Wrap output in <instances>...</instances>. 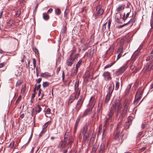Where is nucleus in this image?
Here are the masks:
<instances>
[{
	"instance_id": "1",
	"label": "nucleus",
	"mask_w": 153,
	"mask_h": 153,
	"mask_svg": "<svg viewBox=\"0 0 153 153\" xmlns=\"http://www.w3.org/2000/svg\"><path fill=\"white\" fill-rule=\"evenodd\" d=\"M114 105V109H115V108L117 107V114L116 117L117 118V117H119V118H124V115L122 113V106L120 100H118L112 104L111 106Z\"/></svg>"
},
{
	"instance_id": "2",
	"label": "nucleus",
	"mask_w": 153,
	"mask_h": 153,
	"mask_svg": "<svg viewBox=\"0 0 153 153\" xmlns=\"http://www.w3.org/2000/svg\"><path fill=\"white\" fill-rule=\"evenodd\" d=\"M76 57V50H74L71 53L70 57L67 60V65L68 66H71Z\"/></svg>"
},
{
	"instance_id": "3",
	"label": "nucleus",
	"mask_w": 153,
	"mask_h": 153,
	"mask_svg": "<svg viewBox=\"0 0 153 153\" xmlns=\"http://www.w3.org/2000/svg\"><path fill=\"white\" fill-rule=\"evenodd\" d=\"M130 102V100L128 99H126L124 102L123 104V108L122 110V114L124 115V118L126 116L127 110L129 107Z\"/></svg>"
},
{
	"instance_id": "4",
	"label": "nucleus",
	"mask_w": 153,
	"mask_h": 153,
	"mask_svg": "<svg viewBox=\"0 0 153 153\" xmlns=\"http://www.w3.org/2000/svg\"><path fill=\"white\" fill-rule=\"evenodd\" d=\"M64 140L68 142V144L69 145L68 147L71 146V144L73 140V138L70 135L69 132H65L64 135Z\"/></svg>"
},
{
	"instance_id": "5",
	"label": "nucleus",
	"mask_w": 153,
	"mask_h": 153,
	"mask_svg": "<svg viewBox=\"0 0 153 153\" xmlns=\"http://www.w3.org/2000/svg\"><path fill=\"white\" fill-rule=\"evenodd\" d=\"M96 13L95 15V19H97L99 17V16L102 15L104 12V10L103 9L101 8L100 5H98L96 7Z\"/></svg>"
},
{
	"instance_id": "6",
	"label": "nucleus",
	"mask_w": 153,
	"mask_h": 153,
	"mask_svg": "<svg viewBox=\"0 0 153 153\" xmlns=\"http://www.w3.org/2000/svg\"><path fill=\"white\" fill-rule=\"evenodd\" d=\"M142 48V47H140L138 48L136 50L132 56V59L134 61H135L138 58L139 56L140 55L141 52H140V51Z\"/></svg>"
},
{
	"instance_id": "7",
	"label": "nucleus",
	"mask_w": 153,
	"mask_h": 153,
	"mask_svg": "<svg viewBox=\"0 0 153 153\" xmlns=\"http://www.w3.org/2000/svg\"><path fill=\"white\" fill-rule=\"evenodd\" d=\"M127 64V63H126L124 65L121 67L118 71L116 72V74L117 76H119L123 73L127 68L128 66Z\"/></svg>"
},
{
	"instance_id": "8",
	"label": "nucleus",
	"mask_w": 153,
	"mask_h": 153,
	"mask_svg": "<svg viewBox=\"0 0 153 153\" xmlns=\"http://www.w3.org/2000/svg\"><path fill=\"white\" fill-rule=\"evenodd\" d=\"M83 100L84 98L82 96H80L77 102V110L79 109L82 106Z\"/></svg>"
},
{
	"instance_id": "9",
	"label": "nucleus",
	"mask_w": 153,
	"mask_h": 153,
	"mask_svg": "<svg viewBox=\"0 0 153 153\" xmlns=\"http://www.w3.org/2000/svg\"><path fill=\"white\" fill-rule=\"evenodd\" d=\"M116 119H117V120H119V119H120V121L119 123L118 124L117 127V129L116 131L117 132H120V129L121 128V127L122 126V119L123 118H119V117H116Z\"/></svg>"
},
{
	"instance_id": "10",
	"label": "nucleus",
	"mask_w": 153,
	"mask_h": 153,
	"mask_svg": "<svg viewBox=\"0 0 153 153\" xmlns=\"http://www.w3.org/2000/svg\"><path fill=\"white\" fill-rule=\"evenodd\" d=\"M68 142L65 141L64 140L63 141H62L59 143L58 147L60 148L63 149L65 147L66 145L69 146L68 144Z\"/></svg>"
},
{
	"instance_id": "11",
	"label": "nucleus",
	"mask_w": 153,
	"mask_h": 153,
	"mask_svg": "<svg viewBox=\"0 0 153 153\" xmlns=\"http://www.w3.org/2000/svg\"><path fill=\"white\" fill-rule=\"evenodd\" d=\"M114 105L112 106H111V108L110 110L109 113H108V117L107 118L108 119H110L111 118L113 115L114 114Z\"/></svg>"
},
{
	"instance_id": "12",
	"label": "nucleus",
	"mask_w": 153,
	"mask_h": 153,
	"mask_svg": "<svg viewBox=\"0 0 153 153\" xmlns=\"http://www.w3.org/2000/svg\"><path fill=\"white\" fill-rule=\"evenodd\" d=\"M131 11V9H129L126 15L125 13H123V16L122 18L123 20L125 21V20L128 17Z\"/></svg>"
},
{
	"instance_id": "13",
	"label": "nucleus",
	"mask_w": 153,
	"mask_h": 153,
	"mask_svg": "<svg viewBox=\"0 0 153 153\" xmlns=\"http://www.w3.org/2000/svg\"><path fill=\"white\" fill-rule=\"evenodd\" d=\"M109 119L106 118V120L104 122V124L103 127V133H102V135H103L104 133L105 132L106 130V129L107 128V126L108 125L109 122L108 120Z\"/></svg>"
},
{
	"instance_id": "14",
	"label": "nucleus",
	"mask_w": 153,
	"mask_h": 153,
	"mask_svg": "<svg viewBox=\"0 0 153 153\" xmlns=\"http://www.w3.org/2000/svg\"><path fill=\"white\" fill-rule=\"evenodd\" d=\"M105 146L104 144L102 143L100 145L98 150L99 153H103L105 151Z\"/></svg>"
},
{
	"instance_id": "15",
	"label": "nucleus",
	"mask_w": 153,
	"mask_h": 153,
	"mask_svg": "<svg viewBox=\"0 0 153 153\" xmlns=\"http://www.w3.org/2000/svg\"><path fill=\"white\" fill-rule=\"evenodd\" d=\"M89 47H90L89 45L88 44H86L82 45L79 49H80V51L82 50V51L83 52L87 49Z\"/></svg>"
},
{
	"instance_id": "16",
	"label": "nucleus",
	"mask_w": 153,
	"mask_h": 153,
	"mask_svg": "<svg viewBox=\"0 0 153 153\" xmlns=\"http://www.w3.org/2000/svg\"><path fill=\"white\" fill-rule=\"evenodd\" d=\"M93 107V106H91L87 109L84 113L83 115L86 116V115L90 114L91 113Z\"/></svg>"
},
{
	"instance_id": "17",
	"label": "nucleus",
	"mask_w": 153,
	"mask_h": 153,
	"mask_svg": "<svg viewBox=\"0 0 153 153\" xmlns=\"http://www.w3.org/2000/svg\"><path fill=\"white\" fill-rule=\"evenodd\" d=\"M98 146L99 145L97 143H96L93 146L91 153H95L98 148Z\"/></svg>"
},
{
	"instance_id": "18",
	"label": "nucleus",
	"mask_w": 153,
	"mask_h": 153,
	"mask_svg": "<svg viewBox=\"0 0 153 153\" xmlns=\"http://www.w3.org/2000/svg\"><path fill=\"white\" fill-rule=\"evenodd\" d=\"M35 109L36 114L40 113L42 110L41 107L39 104L36 105Z\"/></svg>"
},
{
	"instance_id": "19",
	"label": "nucleus",
	"mask_w": 153,
	"mask_h": 153,
	"mask_svg": "<svg viewBox=\"0 0 153 153\" xmlns=\"http://www.w3.org/2000/svg\"><path fill=\"white\" fill-rule=\"evenodd\" d=\"M121 14L118 13H117L116 14L115 16V19L116 22L118 23H120V20L121 18Z\"/></svg>"
},
{
	"instance_id": "20",
	"label": "nucleus",
	"mask_w": 153,
	"mask_h": 153,
	"mask_svg": "<svg viewBox=\"0 0 153 153\" xmlns=\"http://www.w3.org/2000/svg\"><path fill=\"white\" fill-rule=\"evenodd\" d=\"M114 88V84L113 83H112L110 84V85L108 88V92L110 94H111Z\"/></svg>"
},
{
	"instance_id": "21",
	"label": "nucleus",
	"mask_w": 153,
	"mask_h": 153,
	"mask_svg": "<svg viewBox=\"0 0 153 153\" xmlns=\"http://www.w3.org/2000/svg\"><path fill=\"white\" fill-rule=\"evenodd\" d=\"M102 75L104 77H106L108 80H110L111 79V77L110 75V73L108 72H104Z\"/></svg>"
},
{
	"instance_id": "22",
	"label": "nucleus",
	"mask_w": 153,
	"mask_h": 153,
	"mask_svg": "<svg viewBox=\"0 0 153 153\" xmlns=\"http://www.w3.org/2000/svg\"><path fill=\"white\" fill-rule=\"evenodd\" d=\"M40 76L45 78H47L51 76V74L48 72H46L44 73L41 74Z\"/></svg>"
},
{
	"instance_id": "23",
	"label": "nucleus",
	"mask_w": 153,
	"mask_h": 153,
	"mask_svg": "<svg viewBox=\"0 0 153 153\" xmlns=\"http://www.w3.org/2000/svg\"><path fill=\"white\" fill-rule=\"evenodd\" d=\"M147 71H150L153 69V63H151L150 65L146 66V68Z\"/></svg>"
},
{
	"instance_id": "24",
	"label": "nucleus",
	"mask_w": 153,
	"mask_h": 153,
	"mask_svg": "<svg viewBox=\"0 0 153 153\" xmlns=\"http://www.w3.org/2000/svg\"><path fill=\"white\" fill-rule=\"evenodd\" d=\"M125 5H122L119 6L116 9V11L118 12L121 10H123L125 8Z\"/></svg>"
},
{
	"instance_id": "25",
	"label": "nucleus",
	"mask_w": 153,
	"mask_h": 153,
	"mask_svg": "<svg viewBox=\"0 0 153 153\" xmlns=\"http://www.w3.org/2000/svg\"><path fill=\"white\" fill-rule=\"evenodd\" d=\"M87 129V126H84L81 131V133L82 134L83 136H85V134L86 132Z\"/></svg>"
},
{
	"instance_id": "26",
	"label": "nucleus",
	"mask_w": 153,
	"mask_h": 153,
	"mask_svg": "<svg viewBox=\"0 0 153 153\" xmlns=\"http://www.w3.org/2000/svg\"><path fill=\"white\" fill-rule=\"evenodd\" d=\"M111 94H109V93L107 94L105 98V103H107L108 102L109 100L110 99Z\"/></svg>"
},
{
	"instance_id": "27",
	"label": "nucleus",
	"mask_w": 153,
	"mask_h": 153,
	"mask_svg": "<svg viewBox=\"0 0 153 153\" xmlns=\"http://www.w3.org/2000/svg\"><path fill=\"white\" fill-rule=\"evenodd\" d=\"M141 94H140V95L137 98H136L134 100V102L135 104H137L141 98Z\"/></svg>"
},
{
	"instance_id": "28",
	"label": "nucleus",
	"mask_w": 153,
	"mask_h": 153,
	"mask_svg": "<svg viewBox=\"0 0 153 153\" xmlns=\"http://www.w3.org/2000/svg\"><path fill=\"white\" fill-rule=\"evenodd\" d=\"M26 85L25 84H24L22 86V88L21 89V93L22 94H24L25 92V91L26 90Z\"/></svg>"
},
{
	"instance_id": "29",
	"label": "nucleus",
	"mask_w": 153,
	"mask_h": 153,
	"mask_svg": "<svg viewBox=\"0 0 153 153\" xmlns=\"http://www.w3.org/2000/svg\"><path fill=\"white\" fill-rule=\"evenodd\" d=\"M43 18L44 19L46 20H48L49 18V15L47 14L46 13H43Z\"/></svg>"
},
{
	"instance_id": "30",
	"label": "nucleus",
	"mask_w": 153,
	"mask_h": 153,
	"mask_svg": "<svg viewBox=\"0 0 153 153\" xmlns=\"http://www.w3.org/2000/svg\"><path fill=\"white\" fill-rule=\"evenodd\" d=\"M23 82L22 80L21 79H19L16 82V87H18Z\"/></svg>"
},
{
	"instance_id": "31",
	"label": "nucleus",
	"mask_w": 153,
	"mask_h": 153,
	"mask_svg": "<svg viewBox=\"0 0 153 153\" xmlns=\"http://www.w3.org/2000/svg\"><path fill=\"white\" fill-rule=\"evenodd\" d=\"M123 46H120L117 51V53H122L123 51Z\"/></svg>"
},
{
	"instance_id": "32",
	"label": "nucleus",
	"mask_w": 153,
	"mask_h": 153,
	"mask_svg": "<svg viewBox=\"0 0 153 153\" xmlns=\"http://www.w3.org/2000/svg\"><path fill=\"white\" fill-rule=\"evenodd\" d=\"M75 97H74L73 96H71L68 101L69 103H71L75 99V98H76V95H74Z\"/></svg>"
},
{
	"instance_id": "33",
	"label": "nucleus",
	"mask_w": 153,
	"mask_h": 153,
	"mask_svg": "<svg viewBox=\"0 0 153 153\" xmlns=\"http://www.w3.org/2000/svg\"><path fill=\"white\" fill-rule=\"evenodd\" d=\"M51 122L50 121H49L46 123L43 126L42 128L44 129H46L47 127L51 123Z\"/></svg>"
},
{
	"instance_id": "34",
	"label": "nucleus",
	"mask_w": 153,
	"mask_h": 153,
	"mask_svg": "<svg viewBox=\"0 0 153 153\" xmlns=\"http://www.w3.org/2000/svg\"><path fill=\"white\" fill-rule=\"evenodd\" d=\"M49 85V83L48 82H44L42 84V86L43 88H45L48 86Z\"/></svg>"
},
{
	"instance_id": "35",
	"label": "nucleus",
	"mask_w": 153,
	"mask_h": 153,
	"mask_svg": "<svg viewBox=\"0 0 153 153\" xmlns=\"http://www.w3.org/2000/svg\"><path fill=\"white\" fill-rule=\"evenodd\" d=\"M94 49L91 48L89 50V54L90 56H92L94 53Z\"/></svg>"
},
{
	"instance_id": "36",
	"label": "nucleus",
	"mask_w": 153,
	"mask_h": 153,
	"mask_svg": "<svg viewBox=\"0 0 153 153\" xmlns=\"http://www.w3.org/2000/svg\"><path fill=\"white\" fill-rule=\"evenodd\" d=\"M130 21H128V22H127V23L122 25H120V26H119L117 27L118 28H122V27H123L124 26H125L126 25H128V24H129V23H130Z\"/></svg>"
},
{
	"instance_id": "37",
	"label": "nucleus",
	"mask_w": 153,
	"mask_h": 153,
	"mask_svg": "<svg viewBox=\"0 0 153 153\" xmlns=\"http://www.w3.org/2000/svg\"><path fill=\"white\" fill-rule=\"evenodd\" d=\"M33 51L36 54H39V51L38 49L36 47H33L32 48Z\"/></svg>"
},
{
	"instance_id": "38",
	"label": "nucleus",
	"mask_w": 153,
	"mask_h": 153,
	"mask_svg": "<svg viewBox=\"0 0 153 153\" xmlns=\"http://www.w3.org/2000/svg\"><path fill=\"white\" fill-rule=\"evenodd\" d=\"M21 14V11L19 10H17L16 13V16L18 17H19Z\"/></svg>"
},
{
	"instance_id": "39",
	"label": "nucleus",
	"mask_w": 153,
	"mask_h": 153,
	"mask_svg": "<svg viewBox=\"0 0 153 153\" xmlns=\"http://www.w3.org/2000/svg\"><path fill=\"white\" fill-rule=\"evenodd\" d=\"M119 133L120 132L118 133V132H117L116 131V132L114 137V138L116 140H118V139H119Z\"/></svg>"
},
{
	"instance_id": "40",
	"label": "nucleus",
	"mask_w": 153,
	"mask_h": 153,
	"mask_svg": "<svg viewBox=\"0 0 153 153\" xmlns=\"http://www.w3.org/2000/svg\"><path fill=\"white\" fill-rule=\"evenodd\" d=\"M82 59H80L79 61L77 62V70H78V68L79 67L80 65H81L82 62Z\"/></svg>"
},
{
	"instance_id": "41",
	"label": "nucleus",
	"mask_w": 153,
	"mask_h": 153,
	"mask_svg": "<svg viewBox=\"0 0 153 153\" xmlns=\"http://www.w3.org/2000/svg\"><path fill=\"white\" fill-rule=\"evenodd\" d=\"M120 83L118 82H116L115 88V90H117L118 89L120 86Z\"/></svg>"
},
{
	"instance_id": "42",
	"label": "nucleus",
	"mask_w": 153,
	"mask_h": 153,
	"mask_svg": "<svg viewBox=\"0 0 153 153\" xmlns=\"http://www.w3.org/2000/svg\"><path fill=\"white\" fill-rule=\"evenodd\" d=\"M21 98H22L21 95L19 96L18 99H17L16 101V102H15V105L17 103L19 102L21 100Z\"/></svg>"
},
{
	"instance_id": "43",
	"label": "nucleus",
	"mask_w": 153,
	"mask_h": 153,
	"mask_svg": "<svg viewBox=\"0 0 153 153\" xmlns=\"http://www.w3.org/2000/svg\"><path fill=\"white\" fill-rule=\"evenodd\" d=\"M68 10L67 9H66L65 10L64 13V17L66 19H67V15L68 14Z\"/></svg>"
},
{
	"instance_id": "44",
	"label": "nucleus",
	"mask_w": 153,
	"mask_h": 153,
	"mask_svg": "<svg viewBox=\"0 0 153 153\" xmlns=\"http://www.w3.org/2000/svg\"><path fill=\"white\" fill-rule=\"evenodd\" d=\"M114 45L113 44L111 46H110V48H109V50H108V51H109L111 52H112L114 49Z\"/></svg>"
},
{
	"instance_id": "45",
	"label": "nucleus",
	"mask_w": 153,
	"mask_h": 153,
	"mask_svg": "<svg viewBox=\"0 0 153 153\" xmlns=\"http://www.w3.org/2000/svg\"><path fill=\"white\" fill-rule=\"evenodd\" d=\"M107 24V22L103 24L102 26V32H104L106 29V25Z\"/></svg>"
},
{
	"instance_id": "46",
	"label": "nucleus",
	"mask_w": 153,
	"mask_h": 153,
	"mask_svg": "<svg viewBox=\"0 0 153 153\" xmlns=\"http://www.w3.org/2000/svg\"><path fill=\"white\" fill-rule=\"evenodd\" d=\"M114 64V63H110V64H108V65H106L104 67V69H106V68H108L109 67H111Z\"/></svg>"
},
{
	"instance_id": "47",
	"label": "nucleus",
	"mask_w": 153,
	"mask_h": 153,
	"mask_svg": "<svg viewBox=\"0 0 153 153\" xmlns=\"http://www.w3.org/2000/svg\"><path fill=\"white\" fill-rule=\"evenodd\" d=\"M33 64V65L34 68H35L36 67V62L35 59L33 58L32 59Z\"/></svg>"
},
{
	"instance_id": "48",
	"label": "nucleus",
	"mask_w": 153,
	"mask_h": 153,
	"mask_svg": "<svg viewBox=\"0 0 153 153\" xmlns=\"http://www.w3.org/2000/svg\"><path fill=\"white\" fill-rule=\"evenodd\" d=\"M124 42V40L123 38L120 41V44L121 45L120 46H122Z\"/></svg>"
},
{
	"instance_id": "49",
	"label": "nucleus",
	"mask_w": 153,
	"mask_h": 153,
	"mask_svg": "<svg viewBox=\"0 0 153 153\" xmlns=\"http://www.w3.org/2000/svg\"><path fill=\"white\" fill-rule=\"evenodd\" d=\"M152 55H150L147 58V60H151L153 58V54H152Z\"/></svg>"
},
{
	"instance_id": "50",
	"label": "nucleus",
	"mask_w": 153,
	"mask_h": 153,
	"mask_svg": "<svg viewBox=\"0 0 153 153\" xmlns=\"http://www.w3.org/2000/svg\"><path fill=\"white\" fill-rule=\"evenodd\" d=\"M55 12H56V13L58 15L60 13V10L59 9H56Z\"/></svg>"
},
{
	"instance_id": "51",
	"label": "nucleus",
	"mask_w": 153,
	"mask_h": 153,
	"mask_svg": "<svg viewBox=\"0 0 153 153\" xmlns=\"http://www.w3.org/2000/svg\"><path fill=\"white\" fill-rule=\"evenodd\" d=\"M51 109L50 108H48L47 110H46V111H45V112L47 114H50V112H51Z\"/></svg>"
},
{
	"instance_id": "52",
	"label": "nucleus",
	"mask_w": 153,
	"mask_h": 153,
	"mask_svg": "<svg viewBox=\"0 0 153 153\" xmlns=\"http://www.w3.org/2000/svg\"><path fill=\"white\" fill-rule=\"evenodd\" d=\"M131 84H129L127 86V90L128 91H129L131 88Z\"/></svg>"
},
{
	"instance_id": "53",
	"label": "nucleus",
	"mask_w": 153,
	"mask_h": 153,
	"mask_svg": "<svg viewBox=\"0 0 153 153\" xmlns=\"http://www.w3.org/2000/svg\"><path fill=\"white\" fill-rule=\"evenodd\" d=\"M130 21V23L131 22L132 24H131V26H132L133 24L135 22V20L134 18L133 19H131L129 21Z\"/></svg>"
},
{
	"instance_id": "54",
	"label": "nucleus",
	"mask_w": 153,
	"mask_h": 153,
	"mask_svg": "<svg viewBox=\"0 0 153 153\" xmlns=\"http://www.w3.org/2000/svg\"><path fill=\"white\" fill-rule=\"evenodd\" d=\"M138 84V82H136L134 84L133 87H134V88H136L137 87Z\"/></svg>"
},
{
	"instance_id": "55",
	"label": "nucleus",
	"mask_w": 153,
	"mask_h": 153,
	"mask_svg": "<svg viewBox=\"0 0 153 153\" xmlns=\"http://www.w3.org/2000/svg\"><path fill=\"white\" fill-rule=\"evenodd\" d=\"M111 24V21L110 20H109L108 22V28L109 29L110 28V25Z\"/></svg>"
},
{
	"instance_id": "56",
	"label": "nucleus",
	"mask_w": 153,
	"mask_h": 153,
	"mask_svg": "<svg viewBox=\"0 0 153 153\" xmlns=\"http://www.w3.org/2000/svg\"><path fill=\"white\" fill-rule=\"evenodd\" d=\"M42 80V79L41 78H39L38 79H37L36 80L37 83H40L41 82Z\"/></svg>"
},
{
	"instance_id": "57",
	"label": "nucleus",
	"mask_w": 153,
	"mask_h": 153,
	"mask_svg": "<svg viewBox=\"0 0 153 153\" xmlns=\"http://www.w3.org/2000/svg\"><path fill=\"white\" fill-rule=\"evenodd\" d=\"M5 62H3L0 63V68H2L4 67L5 65Z\"/></svg>"
},
{
	"instance_id": "58",
	"label": "nucleus",
	"mask_w": 153,
	"mask_h": 153,
	"mask_svg": "<svg viewBox=\"0 0 153 153\" xmlns=\"http://www.w3.org/2000/svg\"><path fill=\"white\" fill-rule=\"evenodd\" d=\"M122 53H118V55L117 57V59H119L122 56Z\"/></svg>"
},
{
	"instance_id": "59",
	"label": "nucleus",
	"mask_w": 153,
	"mask_h": 153,
	"mask_svg": "<svg viewBox=\"0 0 153 153\" xmlns=\"http://www.w3.org/2000/svg\"><path fill=\"white\" fill-rule=\"evenodd\" d=\"M60 67H59L57 68L56 71V73L57 74H58L59 71H60Z\"/></svg>"
},
{
	"instance_id": "60",
	"label": "nucleus",
	"mask_w": 153,
	"mask_h": 153,
	"mask_svg": "<svg viewBox=\"0 0 153 153\" xmlns=\"http://www.w3.org/2000/svg\"><path fill=\"white\" fill-rule=\"evenodd\" d=\"M146 148V147H143L140 149V152H142L145 150Z\"/></svg>"
},
{
	"instance_id": "61",
	"label": "nucleus",
	"mask_w": 153,
	"mask_h": 153,
	"mask_svg": "<svg viewBox=\"0 0 153 153\" xmlns=\"http://www.w3.org/2000/svg\"><path fill=\"white\" fill-rule=\"evenodd\" d=\"M30 62V60H28L27 61V64L26 65L27 68H29Z\"/></svg>"
},
{
	"instance_id": "62",
	"label": "nucleus",
	"mask_w": 153,
	"mask_h": 153,
	"mask_svg": "<svg viewBox=\"0 0 153 153\" xmlns=\"http://www.w3.org/2000/svg\"><path fill=\"white\" fill-rule=\"evenodd\" d=\"M94 138H91L90 141V143H91L93 144V143L94 141Z\"/></svg>"
},
{
	"instance_id": "63",
	"label": "nucleus",
	"mask_w": 153,
	"mask_h": 153,
	"mask_svg": "<svg viewBox=\"0 0 153 153\" xmlns=\"http://www.w3.org/2000/svg\"><path fill=\"white\" fill-rule=\"evenodd\" d=\"M53 11V9L52 8L49 9L47 11V13H51Z\"/></svg>"
},
{
	"instance_id": "64",
	"label": "nucleus",
	"mask_w": 153,
	"mask_h": 153,
	"mask_svg": "<svg viewBox=\"0 0 153 153\" xmlns=\"http://www.w3.org/2000/svg\"><path fill=\"white\" fill-rule=\"evenodd\" d=\"M46 131V129H44L43 128V129L41 133H42L43 134L45 133Z\"/></svg>"
}]
</instances>
